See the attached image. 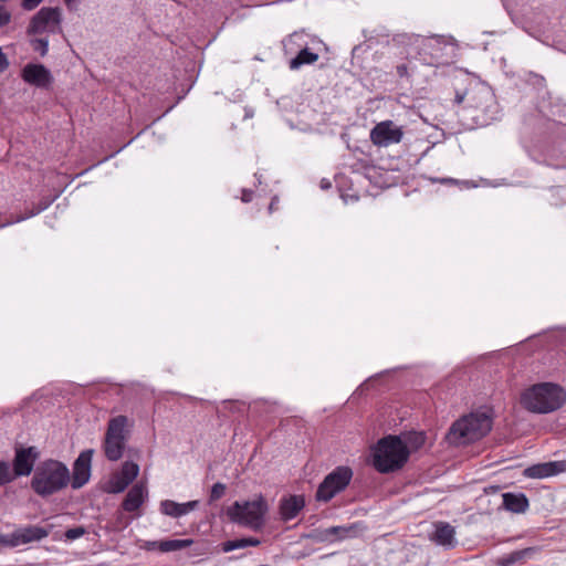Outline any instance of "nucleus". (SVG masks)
<instances>
[{"label":"nucleus","mask_w":566,"mask_h":566,"mask_svg":"<svg viewBox=\"0 0 566 566\" xmlns=\"http://www.w3.org/2000/svg\"><path fill=\"white\" fill-rule=\"evenodd\" d=\"M159 543H161V541L147 542L146 543V548L147 549H158L159 551Z\"/></svg>","instance_id":"obj_40"},{"label":"nucleus","mask_w":566,"mask_h":566,"mask_svg":"<svg viewBox=\"0 0 566 566\" xmlns=\"http://www.w3.org/2000/svg\"><path fill=\"white\" fill-rule=\"evenodd\" d=\"M0 545L7 546V547H17L18 542L15 539L14 532L8 535L0 534Z\"/></svg>","instance_id":"obj_33"},{"label":"nucleus","mask_w":566,"mask_h":566,"mask_svg":"<svg viewBox=\"0 0 566 566\" xmlns=\"http://www.w3.org/2000/svg\"><path fill=\"white\" fill-rule=\"evenodd\" d=\"M551 165L555 168L566 167V140L554 146L549 154Z\"/></svg>","instance_id":"obj_25"},{"label":"nucleus","mask_w":566,"mask_h":566,"mask_svg":"<svg viewBox=\"0 0 566 566\" xmlns=\"http://www.w3.org/2000/svg\"><path fill=\"white\" fill-rule=\"evenodd\" d=\"M30 46L43 57L49 52V40L48 38H32L30 39Z\"/></svg>","instance_id":"obj_27"},{"label":"nucleus","mask_w":566,"mask_h":566,"mask_svg":"<svg viewBox=\"0 0 566 566\" xmlns=\"http://www.w3.org/2000/svg\"><path fill=\"white\" fill-rule=\"evenodd\" d=\"M566 471V461H549L531 465L524 470L530 479H544Z\"/></svg>","instance_id":"obj_13"},{"label":"nucleus","mask_w":566,"mask_h":566,"mask_svg":"<svg viewBox=\"0 0 566 566\" xmlns=\"http://www.w3.org/2000/svg\"><path fill=\"white\" fill-rule=\"evenodd\" d=\"M269 511L266 500L259 495L252 501H235L227 509V515L231 522L248 527L252 531H260L265 525V515Z\"/></svg>","instance_id":"obj_5"},{"label":"nucleus","mask_w":566,"mask_h":566,"mask_svg":"<svg viewBox=\"0 0 566 566\" xmlns=\"http://www.w3.org/2000/svg\"><path fill=\"white\" fill-rule=\"evenodd\" d=\"M253 198V191L252 190H249V189H243L242 190V197H241V200L243 202H250Z\"/></svg>","instance_id":"obj_37"},{"label":"nucleus","mask_w":566,"mask_h":566,"mask_svg":"<svg viewBox=\"0 0 566 566\" xmlns=\"http://www.w3.org/2000/svg\"><path fill=\"white\" fill-rule=\"evenodd\" d=\"M71 472L65 463L46 459L39 462L30 481L31 490L42 499H46L67 488Z\"/></svg>","instance_id":"obj_1"},{"label":"nucleus","mask_w":566,"mask_h":566,"mask_svg":"<svg viewBox=\"0 0 566 566\" xmlns=\"http://www.w3.org/2000/svg\"><path fill=\"white\" fill-rule=\"evenodd\" d=\"M51 203H52V200L43 199L34 208H32L30 211H28L25 214L17 217L15 221L20 222L28 218L34 217V216L39 214L40 212H42L43 210H45L46 208H49V206Z\"/></svg>","instance_id":"obj_28"},{"label":"nucleus","mask_w":566,"mask_h":566,"mask_svg":"<svg viewBox=\"0 0 566 566\" xmlns=\"http://www.w3.org/2000/svg\"><path fill=\"white\" fill-rule=\"evenodd\" d=\"M40 458V451L36 447H22L14 448V457L12 460V473L14 478L29 476L34 472L35 462Z\"/></svg>","instance_id":"obj_9"},{"label":"nucleus","mask_w":566,"mask_h":566,"mask_svg":"<svg viewBox=\"0 0 566 566\" xmlns=\"http://www.w3.org/2000/svg\"><path fill=\"white\" fill-rule=\"evenodd\" d=\"M305 506V500L302 495L283 496L279 504L280 518L289 522L295 518Z\"/></svg>","instance_id":"obj_14"},{"label":"nucleus","mask_w":566,"mask_h":566,"mask_svg":"<svg viewBox=\"0 0 566 566\" xmlns=\"http://www.w3.org/2000/svg\"><path fill=\"white\" fill-rule=\"evenodd\" d=\"M93 453L94 451L92 449L84 450L74 461L70 481L74 490L81 489L88 482Z\"/></svg>","instance_id":"obj_11"},{"label":"nucleus","mask_w":566,"mask_h":566,"mask_svg":"<svg viewBox=\"0 0 566 566\" xmlns=\"http://www.w3.org/2000/svg\"><path fill=\"white\" fill-rule=\"evenodd\" d=\"M147 495L146 489L142 484H135L126 494L122 507L126 512L137 511L144 503Z\"/></svg>","instance_id":"obj_19"},{"label":"nucleus","mask_w":566,"mask_h":566,"mask_svg":"<svg viewBox=\"0 0 566 566\" xmlns=\"http://www.w3.org/2000/svg\"><path fill=\"white\" fill-rule=\"evenodd\" d=\"M11 12L0 4V28L8 25L11 21Z\"/></svg>","instance_id":"obj_34"},{"label":"nucleus","mask_w":566,"mask_h":566,"mask_svg":"<svg viewBox=\"0 0 566 566\" xmlns=\"http://www.w3.org/2000/svg\"><path fill=\"white\" fill-rule=\"evenodd\" d=\"M43 0H21V7L27 10L31 11L35 9Z\"/></svg>","instance_id":"obj_35"},{"label":"nucleus","mask_w":566,"mask_h":566,"mask_svg":"<svg viewBox=\"0 0 566 566\" xmlns=\"http://www.w3.org/2000/svg\"><path fill=\"white\" fill-rule=\"evenodd\" d=\"M396 71H397V74H398L400 77H403V76H407V75H408V67H407V65H406V64H399V65H397Z\"/></svg>","instance_id":"obj_38"},{"label":"nucleus","mask_w":566,"mask_h":566,"mask_svg":"<svg viewBox=\"0 0 566 566\" xmlns=\"http://www.w3.org/2000/svg\"><path fill=\"white\" fill-rule=\"evenodd\" d=\"M226 489L227 488L223 483H221V482L214 483L211 488L209 502L212 503V502L220 500L224 495Z\"/></svg>","instance_id":"obj_31"},{"label":"nucleus","mask_w":566,"mask_h":566,"mask_svg":"<svg viewBox=\"0 0 566 566\" xmlns=\"http://www.w3.org/2000/svg\"><path fill=\"white\" fill-rule=\"evenodd\" d=\"M431 539L442 546H452L454 543V528L446 522H438Z\"/></svg>","instance_id":"obj_21"},{"label":"nucleus","mask_w":566,"mask_h":566,"mask_svg":"<svg viewBox=\"0 0 566 566\" xmlns=\"http://www.w3.org/2000/svg\"><path fill=\"white\" fill-rule=\"evenodd\" d=\"M426 436L423 432H410L406 437V444L410 446L412 449L417 450L424 444Z\"/></svg>","instance_id":"obj_30"},{"label":"nucleus","mask_w":566,"mask_h":566,"mask_svg":"<svg viewBox=\"0 0 566 566\" xmlns=\"http://www.w3.org/2000/svg\"><path fill=\"white\" fill-rule=\"evenodd\" d=\"M227 405L235 406L238 402L226 401Z\"/></svg>","instance_id":"obj_44"},{"label":"nucleus","mask_w":566,"mask_h":566,"mask_svg":"<svg viewBox=\"0 0 566 566\" xmlns=\"http://www.w3.org/2000/svg\"><path fill=\"white\" fill-rule=\"evenodd\" d=\"M64 2L66 4L67 9L73 11V10H76L78 0H64Z\"/></svg>","instance_id":"obj_39"},{"label":"nucleus","mask_w":566,"mask_h":566,"mask_svg":"<svg viewBox=\"0 0 566 566\" xmlns=\"http://www.w3.org/2000/svg\"><path fill=\"white\" fill-rule=\"evenodd\" d=\"M14 534H15V539L18 542V546H19V545L29 544L32 542H39V541L48 537L50 534V531L44 527H41V526L28 525L25 527L15 530Z\"/></svg>","instance_id":"obj_17"},{"label":"nucleus","mask_w":566,"mask_h":566,"mask_svg":"<svg viewBox=\"0 0 566 566\" xmlns=\"http://www.w3.org/2000/svg\"><path fill=\"white\" fill-rule=\"evenodd\" d=\"M62 12L57 7L41 8L29 21L27 34L29 36L51 33L57 34L62 32Z\"/></svg>","instance_id":"obj_7"},{"label":"nucleus","mask_w":566,"mask_h":566,"mask_svg":"<svg viewBox=\"0 0 566 566\" xmlns=\"http://www.w3.org/2000/svg\"><path fill=\"white\" fill-rule=\"evenodd\" d=\"M86 534V530L83 526H76L65 531L64 536L67 541H75Z\"/></svg>","instance_id":"obj_32"},{"label":"nucleus","mask_w":566,"mask_h":566,"mask_svg":"<svg viewBox=\"0 0 566 566\" xmlns=\"http://www.w3.org/2000/svg\"><path fill=\"white\" fill-rule=\"evenodd\" d=\"M276 202H277V198L276 197L271 200L270 206H269V210L270 211H273L275 209Z\"/></svg>","instance_id":"obj_42"},{"label":"nucleus","mask_w":566,"mask_h":566,"mask_svg":"<svg viewBox=\"0 0 566 566\" xmlns=\"http://www.w3.org/2000/svg\"><path fill=\"white\" fill-rule=\"evenodd\" d=\"M357 530H358L357 524H350L347 526H332V527H328V528L324 530L323 532H321L319 539L321 541H329V539H332V537L337 538V539L348 538V537L354 536L356 534Z\"/></svg>","instance_id":"obj_22"},{"label":"nucleus","mask_w":566,"mask_h":566,"mask_svg":"<svg viewBox=\"0 0 566 566\" xmlns=\"http://www.w3.org/2000/svg\"><path fill=\"white\" fill-rule=\"evenodd\" d=\"M130 426L132 423H129L128 417L124 415L113 417L108 420L102 443L107 460L118 461L122 459L129 439Z\"/></svg>","instance_id":"obj_6"},{"label":"nucleus","mask_w":566,"mask_h":566,"mask_svg":"<svg viewBox=\"0 0 566 566\" xmlns=\"http://www.w3.org/2000/svg\"><path fill=\"white\" fill-rule=\"evenodd\" d=\"M353 471L348 467H337L325 476L318 485L315 499L318 502H329L336 494L344 491L350 483Z\"/></svg>","instance_id":"obj_8"},{"label":"nucleus","mask_w":566,"mask_h":566,"mask_svg":"<svg viewBox=\"0 0 566 566\" xmlns=\"http://www.w3.org/2000/svg\"><path fill=\"white\" fill-rule=\"evenodd\" d=\"M192 544H193V541L190 538L163 539L161 543H159V552L169 553V552L181 551L184 548L191 546Z\"/></svg>","instance_id":"obj_26"},{"label":"nucleus","mask_w":566,"mask_h":566,"mask_svg":"<svg viewBox=\"0 0 566 566\" xmlns=\"http://www.w3.org/2000/svg\"><path fill=\"white\" fill-rule=\"evenodd\" d=\"M14 479L10 463L0 461V486L11 483Z\"/></svg>","instance_id":"obj_29"},{"label":"nucleus","mask_w":566,"mask_h":566,"mask_svg":"<svg viewBox=\"0 0 566 566\" xmlns=\"http://www.w3.org/2000/svg\"><path fill=\"white\" fill-rule=\"evenodd\" d=\"M14 222H17V221L14 220ZM9 223H13V221L8 222V223H2V227H6V224H9Z\"/></svg>","instance_id":"obj_45"},{"label":"nucleus","mask_w":566,"mask_h":566,"mask_svg":"<svg viewBox=\"0 0 566 566\" xmlns=\"http://www.w3.org/2000/svg\"><path fill=\"white\" fill-rule=\"evenodd\" d=\"M321 187H322L323 189H327V188H329V187H331V182L325 181V180L323 179V180L321 181Z\"/></svg>","instance_id":"obj_43"},{"label":"nucleus","mask_w":566,"mask_h":566,"mask_svg":"<svg viewBox=\"0 0 566 566\" xmlns=\"http://www.w3.org/2000/svg\"><path fill=\"white\" fill-rule=\"evenodd\" d=\"M492 416L489 411H474L458 419L450 427L448 439L454 444H467L486 436L492 429Z\"/></svg>","instance_id":"obj_4"},{"label":"nucleus","mask_w":566,"mask_h":566,"mask_svg":"<svg viewBox=\"0 0 566 566\" xmlns=\"http://www.w3.org/2000/svg\"><path fill=\"white\" fill-rule=\"evenodd\" d=\"M410 450L398 436H386L373 447V467L382 474L399 471L407 463Z\"/></svg>","instance_id":"obj_2"},{"label":"nucleus","mask_w":566,"mask_h":566,"mask_svg":"<svg viewBox=\"0 0 566 566\" xmlns=\"http://www.w3.org/2000/svg\"><path fill=\"white\" fill-rule=\"evenodd\" d=\"M261 544V541L255 537H243V538H237L223 542L221 544V549L224 553L232 552L234 549H242L248 546H259Z\"/></svg>","instance_id":"obj_23"},{"label":"nucleus","mask_w":566,"mask_h":566,"mask_svg":"<svg viewBox=\"0 0 566 566\" xmlns=\"http://www.w3.org/2000/svg\"><path fill=\"white\" fill-rule=\"evenodd\" d=\"M199 506V501H189L186 503H177L172 500H164L160 502V512L170 517L177 518L195 511Z\"/></svg>","instance_id":"obj_15"},{"label":"nucleus","mask_w":566,"mask_h":566,"mask_svg":"<svg viewBox=\"0 0 566 566\" xmlns=\"http://www.w3.org/2000/svg\"><path fill=\"white\" fill-rule=\"evenodd\" d=\"M8 66H9V61L6 56V54L0 49V73L6 71L8 69Z\"/></svg>","instance_id":"obj_36"},{"label":"nucleus","mask_w":566,"mask_h":566,"mask_svg":"<svg viewBox=\"0 0 566 566\" xmlns=\"http://www.w3.org/2000/svg\"><path fill=\"white\" fill-rule=\"evenodd\" d=\"M403 130L392 120H384L374 126L370 130V140L378 147H388L401 142Z\"/></svg>","instance_id":"obj_10"},{"label":"nucleus","mask_w":566,"mask_h":566,"mask_svg":"<svg viewBox=\"0 0 566 566\" xmlns=\"http://www.w3.org/2000/svg\"><path fill=\"white\" fill-rule=\"evenodd\" d=\"M318 60V54L311 52L307 48L301 50L295 57L290 61L291 70H298L303 65L313 64Z\"/></svg>","instance_id":"obj_24"},{"label":"nucleus","mask_w":566,"mask_h":566,"mask_svg":"<svg viewBox=\"0 0 566 566\" xmlns=\"http://www.w3.org/2000/svg\"><path fill=\"white\" fill-rule=\"evenodd\" d=\"M502 505L506 511L521 514L528 510L530 502L524 493L506 492L502 494Z\"/></svg>","instance_id":"obj_18"},{"label":"nucleus","mask_w":566,"mask_h":566,"mask_svg":"<svg viewBox=\"0 0 566 566\" xmlns=\"http://www.w3.org/2000/svg\"><path fill=\"white\" fill-rule=\"evenodd\" d=\"M566 401L564 389L552 382L536 384L523 391L521 405L535 413H549L559 409Z\"/></svg>","instance_id":"obj_3"},{"label":"nucleus","mask_w":566,"mask_h":566,"mask_svg":"<svg viewBox=\"0 0 566 566\" xmlns=\"http://www.w3.org/2000/svg\"><path fill=\"white\" fill-rule=\"evenodd\" d=\"M21 77L25 83L40 88H48L53 82V76L50 70L43 64L36 63L27 64L22 69Z\"/></svg>","instance_id":"obj_12"},{"label":"nucleus","mask_w":566,"mask_h":566,"mask_svg":"<svg viewBox=\"0 0 566 566\" xmlns=\"http://www.w3.org/2000/svg\"><path fill=\"white\" fill-rule=\"evenodd\" d=\"M139 467L130 461H126L113 483V492H123L138 475Z\"/></svg>","instance_id":"obj_16"},{"label":"nucleus","mask_w":566,"mask_h":566,"mask_svg":"<svg viewBox=\"0 0 566 566\" xmlns=\"http://www.w3.org/2000/svg\"><path fill=\"white\" fill-rule=\"evenodd\" d=\"M536 553L535 547H526L520 551H514L510 554L503 555L499 558L497 564L500 566H515L524 564L527 559L533 557Z\"/></svg>","instance_id":"obj_20"},{"label":"nucleus","mask_w":566,"mask_h":566,"mask_svg":"<svg viewBox=\"0 0 566 566\" xmlns=\"http://www.w3.org/2000/svg\"><path fill=\"white\" fill-rule=\"evenodd\" d=\"M465 95H467L465 93H463V94L457 93V95H455V99H454V101H455V103H457V104H461V103L463 102V99H464Z\"/></svg>","instance_id":"obj_41"}]
</instances>
